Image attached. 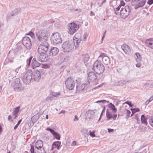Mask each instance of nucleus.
Returning a JSON list of instances; mask_svg holds the SVG:
<instances>
[{"mask_svg":"<svg viewBox=\"0 0 153 153\" xmlns=\"http://www.w3.org/2000/svg\"><path fill=\"white\" fill-rule=\"evenodd\" d=\"M65 84L68 89L72 90L75 86V82L71 78L68 77L65 81Z\"/></svg>","mask_w":153,"mask_h":153,"instance_id":"12","label":"nucleus"},{"mask_svg":"<svg viewBox=\"0 0 153 153\" xmlns=\"http://www.w3.org/2000/svg\"><path fill=\"white\" fill-rule=\"evenodd\" d=\"M127 115L128 116H129L130 115L131 113V111L129 110H127Z\"/></svg>","mask_w":153,"mask_h":153,"instance_id":"55","label":"nucleus"},{"mask_svg":"<svg viewBox=\"0 0 153 153\" xmlns=\"http://www.w3.org/2000/svg\"><path fill=\"white\" fill-rule=\"evenodd\" d=\"M46 130L47 131H50L51 133V134H53V136L56 139L58 140H60V135L57 132H56L53 130L49 128H47Z\"/></svg>","mask_w":153,"mask_h":153,"instance_id":"24","label":"nucleus"},{"mask_svg":"<svg viewBox=\"0 0 153 153\" xmlns=\"http://www.w3.org/2000/svg\"><path fill=\"white\" fill-rule=\"evenodd\" d=\"M104 108H103V110H102V113H101V115H100V118H99V119L98 120V121H99L100 120V118L101 117L102 115V113H103V111L105 110V106H104Z\"/></svg>","mask_w":153,"mask_h":153,"instance_id":"49","label":"nucleus"},{"mask_svg":"<svg viewBox=\"0 0 153 153\" xmlns=\"http://www.w3.org/2000/svg\"><path fill=\"white\" fill-rule=\"evenodd\" d=\"M133 109V108H131V110L132 111V113H135V112H137V111H136V110L132 109Z\"/></svg>","mask_w":153,"mask_h":153,"instance_id":"56","label":"nucleus"},{"mask_svg":"<svg viewBox=\"0 0 153 153\" xmlns=\"http://www.w3.org/2000/svg\"><path fill=\"white\" fill-rule=\"evenodd\" d=\"M21 11V9L20 8H18L14 9L11 13L8 14L7 17L8 19L13 18V16H15Z\"/></svg>","mask_w":153,"mask_h":153,"instance_id":"19","label":"nucleus"},{"mask_svg":"<svg viewBox=\"0 0 153 153\" xmlns=\"http://www.w3.org/2000/svg\"><path fill=\"white\" fill-rule=\"evenodd\" d=\"M22 119H20L19 121L18 122V123H17V124H18V125H19V124L20 123H21V121H22Z\"/></svg>","mask_w":153,"mask_h":153,"instance_id":"62","label":"nucleus"},{"mask_svg":"<svg viewBox=\"0 0 153 153\" xmlns=\"http://www.w3.org/2000/svg\"><path fill=\"white\" fill-rule=\"evenodd\" d=\"M61 46L62 50L64 52H70L74 48V46L72 42L69 41L64 42L62 45Z\"/></svg>","mask_w":153,"mask_h":153,"instance_id":"4","label":"nucleus"},{"mask_svg":"<svg viewBox=\"0 0 153 153\" xmlns=\"http://www.w3.org/2000/svg\"><path fill=\"white\" fill-rule=\"evenodd\" d=\"M99 58L100 59L101 58L102 59L103 62L106 65H108L110 63V61L109 57L106 56V54L104 53H102L99 56Z\"/></svg>","mask_w":153,"mask_h":153,"instance_id":"17","label":"nucleus"},{"mask_svg":"<svg viewBox=\"0 0 153 153\" xmlns=\"http://www.w3.org/2000/svg\"><path fill=\"white\" fill-rule=\"evenodd\" d=\"M133 110H136V111H140V109L139 108H133Z\"/></svg>","mask_w":153,"mask_h":153,"instance_id":"60","label":"nucleus"},{"mask_svg":"<svg viewBox=\"0 0 153 153\" xmlns=\"http://www.w3.org/2000/svg\"><path fill=\"white\" fill-rule=\"evenodd\" d=\"M135 55L137 57V58L136 59V61L137 62H140L142 60L141 55L139 53H136Z\"/></svg>","mask_w":153,"mask_h":153,"instance_id":"30","label":"nucleus"},{"mask_svg":"<svg viewBox=\"0 0 153 153\" xmlns=\"http://www.w3.org/2000/svg\"><path fill=\"white\" fill-rule=\"evenodd\" d=\"M147 3L149 5H151L153 3V0H148Z\"/></svg>","mask_w":153,"mask_h":153,"instance_id":"45","label":"nucleus"},{"mask_svg":"<svg viewBox=\"0 0 153 153\" xmlns=\"http://www.w3.org/2000/svg\"><path fill=\"white\" fill-rule=\"evenodd\" d=\"M139 128L140 130H141V131H143V127L142 126H140V127H139Z\"/></svg>","mask_w":153,"mask_h":153,"instance_id":"61","label":"nucleus"},{"mask_svg":"<svg viewBox=\"0 0 153 153\" xmlns=\"http://www.w3.org/2000/svg\"><path fill=\"white\" fill-rule=\"evenodd\" d=\"M53 97L52 96H50V97H47L46 99L45 100L46 101H51L53 100Z\"/></svg>","mask_w":153,"mask_h":153,"instance_id":"37","label":"nucleus"},{"mask_svg":"<svg viewBox=\"0 0 153 153\" xmlns=\"http://www.w3.org/2000/svg\"><path fill=\"white\" fill-rule=\"evenodd\" d=\"M65 111L62 110L61 112H60V113H59V114H61L62 113H65Z\"/></svg>","mask_w":153,"mask_h":153,"instance_id":"63","label":"nucleus"},{"mask_svg":"<svg viewBox=\"0 0 153 153\" xmlns=\"http://www.w3.org/2000/svg\"><path fill=\"white\" fill-rule=\"evenodd\" d=\"M129 80H127V81H122V83L123 84H125L127 82H129Z\"/></svg>","mask_w":153,"mask_h":153,"instance_id":"51","label":"nucleus"},{"mask_svg":"<svg viewBox=\"0 0 153 153\" xmlns=\"http://www.w3.org/2000/svg\"><path fill=\"white\" fill-rule=\"evenodd\" d=\"M32 57H30L27 60V63L28 65H30L31 64V67L33 69H34L36 68L41 67L42 68H44L43 67L44 66L40 64L39 62H38L36 59L35 58H34L33 59L32 61H31Z\"/></svg>","mask_w":153,"mask_h":153,"instance_id":"6","label":"nucleus"},{"mask_svg":"<svg viewBox=\"0 0 153 153\" xmlns=\"http://www.w3.org/2000/svg\"><path fill=\"white\" fill-rule=\"evenodd\" d=\"M68 32L71 35H73L79 28V26L75 23H69L68 26Z\"/></svg>","mask_w":153,"mask_h":153,"instance_id":"10","label":"nucleus"},{"mask_svg":"<svg viewBox=\"0 0 153 153\" xmlns=\"http://www.w3.org/2000/svg\"><path fill=\"white\" fill-rule=\"evenodd\" d=\"M133 109V108H131V110L132 111V113H135V112H137V111H136V110L132 109Z\"/></svg>","mask_w":153,"mask_h":153,"instance_id":"57","label":"nucleus"},{"mask_svg":"<svg viewBox=\"0 0 153 153\" xmlns=\"http://www.w3.org/2000/svg\"><path fill=\"white\" fill-rule=\"evenodd\" d=\"M76 141H74L71 144V146H73L76 145Z\"/></svg>","mask_w":153,"mask_h":153,"instance_id":"48","label":"nucleus"},{"mask_svg":"<svg viewBox=\"0 0 153 153\" xmlns=\"http://www.w3.org/2000/svg\"><path fill=\"white\" fill-rule=\"evenodd\" d=\"M88 82H93L95 81L97 79V76L93 72H89L88 74Z\"/></svg>","mask_w":153,"mask_h":153,"instance_id":"18","label":"nucleus"},{"mask_svg":"<svg viewBox=\"0 0 153 153\" xmlns=\"http://www.w3.org/2000/svg\"><path fill=\"white\" fill-rule=\"evenodd\" d=\"M78 120V118L77 117L76 115L75 116V117L74 119V121H76Z\"/></svg>","mask_w":153,"mask_h":153,"instance_id":"47","label":"nucleus"},{"mask_svg":"<svg viewBox=\"0 0 153 153\" xmlns=\"http://www.w3.org/2000/svg\"><path fill=\"white\" fill-rule=\"evenodd\" d=\"M83 132L85 134H86L87 135L88 134V131L87 129H85L83 130Z\"/></svg>","mask_w":153,"mask_h":153,"instance_id":"43","label":"nucleus"},{"mask_svg":"<svg viewBox=\"0 0 153 153\" xmlns=\"http://www.w3.org/2000/svg\"><path fill=\"white\" fill-rule=\"evenodd\" d=\"M69 58L68 57L66 56L64 58H62L61 60L62 62L64 63H67L68 60Z\"/></svg>","mask_w":153,"mask_h":153,"instance_id":"33","label":"nucleus"},{"mask_svg":"<svg viewBox=\"0 0 153 153\" xmlns=\"http://www.w3.org/2000/svg\"><path fill=\"white\" fill-rule=\"evenodd\" d=\"M37 39L41 43H43L48 41V36L45 30L38 31L36 33Z\"/></svg>","mask_w":153,"mask_h":153,"instance_id":"3","label":"nucleus"},{"mask_svg":"<svg viewBox=\"0 0 153 153\" xmlns=\"http://www.w3.org/2000/svg\"><path fill=\"white\" fill-rule=\"evenodd\" d=\"M141 64H140V63H137L136 65V66L138 68L140 67L141 66Z\"/></svg>","mask_w":153,"mask_h":153,"instance_id":"54","label":"nucleus"},{"mask_svg":"<svg viewBox=\"0 0 153 153\" xmlns=\"http://www.w3.org/2000/svg\"><path fill=\"white\" fill-rule=\"evenodd\" d=\"M59 52V49L56 47H51V50L49 51L50 55L55 56Z\"/></svg>","mask_w":153,"mask_h":153,"instance_id":"23","label":"nucleus"},{"mask_svg":"<svg viewBox=\"0 0 153 153\" xmlns=\"http://www.w3.org/2000/svg\"><path fill=\"white\" fill-rule=\"evenodd\" d=\"M125 103L128 105L130 107H131L133 106V105L132 104H131V102H130L128 101H127Z\"/></svg>","mask_w":153,"mask_h":153,"instance_id":"42","label":"nucleus"},{"mask_svg":"<svg viewBox=\"0 0 153 153\" xmlns=\"http://www.w3.org/2000/svg\"><path fill=\"white\" fill-rule=\"evenodd\" d=\"M90 134V136L92 137H95V134H94L95 131H93L91 132V131H89Z\"/></svg>","mask_w":153,"mask_h":153,"instance_id":"38","label":"nucleus"},{"mask_svg":"<svg viewBox=\"0 0 153 153\" xmlns=\"http://www.w3.org/2000/svg\"><path fill=\"white\" fill-rule=\"evenodd\" d=\"M51 42L54 45L61 43L62 41L61 36L58 32L52 34L51 36Z\"/></svg>","mask_w":153,"mask_h":153,"instance_id":"5","label":"nucleus"},{"mask_svg":"<svg viewBox=\"0 0 153 153\" xmlns=\"http://www.w3.org/2000/svg\"><path fill=\"white\" fill-rule=\"evenodd\" d=\"M112 111H111L109 109H107L106 110V117L107 120H109L110 119L112 118L114 120H116L117 116V114H114Z\"/></svg>","mask_w":153,"mask_h":153,"instance_id":"16","label":"nucleus"},{"mask_svg":"<svg viewBox=\"0 0 153 153\" xmlns=\"http://www.w3.org/2000/svg\"><path fill=\"white\" fill-rule=\"evenodd\" d=\"M61 142L59 141H56L54 142L52 144L51 150H52L54 148H56L57 149L59 150L60 149V146L61 145Z\"/></svg>","mask_w":153,"mask_h":153,"instance_id":"26","label":"nucleus"},{"mask_svg":"<svg viewBox=\"0 0 153 153\" xmlns=\"http://www.w3.org/2000/svg\"><path fill=\"white\" fill-rule=\"evenodd\" d=\"M29 34L32 38H33L34 37V33L32 32H30Z\"/></svg>","mask_w":153,"mask_h":153,"instance_id":"44","label":"nucleus"},{"mask_svg":"<svg viewBox=\"0 0 153 153\" xmlns=\"http://www.w3.org/2000/svg\"><path fill=\"white\" fill-rule=\"evenodd\" d=\"M32 74L31 70H28L27 71L22 77V80L24 83L27 84L30 82L32 78Z\"/></svg>","mask_w":153,"mask_h":153,"instance_id":"7","label":"nucleus"},{"mask_svg":"<svg viewBox=\"0 0 153 153\" xmlns=\"http://www.w3.org/2000/svg\"><path fill=\"white\" fill-rule=\"evenodd\" d=\"M20 107L19 106L13 109V116L14 119H16L18 117V113L20 109Z\"/></svg>","mask_w":153,"mask_h":153,"instance_id":"25","label":"nucleus"},{"mask_svg":"<svg viewBox=\"0 0 153 153\" xmlns=\"http://www.w3.org/2000/svg\"><path fill=\"white\" fill-rule=\"evenodd\" d=\"M4 25V24L3 23L0 22V27H2Z\"/></svg>","mask_w":153,"mask_h":153,"instance_id":"64","label":"nucleus"},{"mask_svg":"<svg viewBox=\"0 0 153 153\" xmlns=\"http://www.w3.org/2000/svg\"><path fill=\"white\" fill-rule=\"evenodd\" d=\"M60 95V93L59 92L58 93H55V92H53L52 93V95L55 97H59Z\"/></svg>","mask_w":153,"mask_h":153,"instance_id":"36","label":"nucleus"},{"mask_svg":"<svg viewBox=\"0 0 153 153\" xmlns=\"http://www.w3.org/2000/svg\"><path fill=\"white\" fill-rule=\"evenodd\" d=\"M45 70V68H42L39 70L37 69L32 74L34 80L38 82L41 78V74L44 73Z\"/></svg>","mask_w":153,"mask_h":153,"instance_id":"9","label":"nucleus"},{"mask_svg":"<svg viewBox=\"0 0 153 153\" xmlns=\"http://www.w3.org/2000/svg\"><path fill=\"white\" fill-rule=\"evenodd\" d=\"M21 68V66L19 68H17L15 70V72H16L17 73H18L20 68Z\"/></svg>","mask_w":153,"mask_h":153,"instance_id":"53","label":"nucleus"},{"mask_svg":"<svg viewBox=\"0 0 153 153\" xmlns=\"http://www.w3.org/2000/svg\"><path fill=\"white\" fill-rule=\"evenodd\" d=\"M37 55V59L41 62H44L46 61L47 59L46 58V53H39L38 52Z\"/></svg>","mask_w":153,"mask_h":153,"instance_id":"20","label":"nucleus"},{"mask_svg":"<svg viewBox=\"0 0 153 153\" xmlns=\"http://www.w3.org/2000/svg\"><path fill=\"white\" fill-rule=\"evenodd\" d=\"M89 59L90 56L88 54L84 55L83 58V59L85 63L87 62L89 60Z\"/></svg>","mask_w":153,"mask_h":153,"instance_id":"31","label":"nucleus"},{"mask_svg":"<svg viewBox=\"0 0 153 153\" xmlns=\"http://www.w3.org/2000/svg\"><path fill=\"white\" fill-rule=\"evenodd\" d=\"M12 116H11V115H9L8 116V120H10L12 122L13 121V120H12Z\"/></svg>","mask_w":153,"mask_h":153,"instance_id":"46","label":"nucleus"},{"mask_svg":"<svg viewBox=\"0 0 153 153\" xmlns=\"http://www.w3.org/2000/svg\"><path fill=\"white\" fill-rule=\"evenodd\" d=\"M146 0H133L132 4L135 6L134 8L136 9L143 7L146 3Z\"/></svg>","mask_w":153,"mask_h":153,"instance_id":"14","label":"nucleus"},{"mask_svg":"<svg viewBox=\"0 0 153 153\" xmlns=\"http://www.w3.org/2000/svg\"><path fill=\"white\" fill-rule=\"evenodd\" d=\"M13 88L14 90L16 91H20L23 90L24 88L20 83V79L19 78H16L14 80Z\"/></svg>","mask_w":153,"mask_h":153,"instance_id":"13","label":"nucleus"},{"mask_svg":"<svg viewBox=\"0 0 153 153\" xmlns=\"http://www.w3.org/2000/svg\"><path fill=\"white\" fill-rule=\"evenodd\" d=\"M22 43L29 50L31 46V42L29 37L27 36L23 37Z\"/></svg>","mask_w":153,"mask_h":153,"instance_id":"15","label":"nucleus"},{"mask_svg":"<svg viewBox=\"0 0 153 153\" xmlns=\"http://www.w3.org/2000/svg\"><path fill=\"white\" fill-rule=\"evenodd\" d=\"M131 10V8L128 5H126L124 8H122L120 11V15L123 19L126 18L129 15Z\"/></svg>","mask_w":153,"mask_h":153,"instance_id":"8","label":"nucleus"},{"mask_svg":"<svg viewBox=\"0 0 153 153\" xmlns=\"http://www.w3.org/2000/svg\"><path fill=\"white\" fill-rule=\"evenodd\" d=\"M43 143L42 140H38L34 146L31 145L30 149L31 153H46L43 147Z\"/></svg>","mask_w":153,"mask_h":153,"instance_id":"1","label":"nucleus"},{"mask_svg":"<svg viewBox=\"0 0 153 153\" xmlns=\"http://www.w3.org/2000/svg\"><path fill=\"white\" fill-rule=\"evenodd\" d=\"M6 62L7 63H12L13 62V59H10L9 58H7L5 60Z\"/></svg>","mask_w":153,"mask_h":153,"instance_id":"35","label":"nucleus"},{"mask_svg":"<svg viewBox=\"0 0 153 153\" xmlns=\"http://www.w3.org/2000/svg\"><path fill=\"white\" fill-rule=\"evenodd\" d=\"M81 41L82 39L79 40L77 38H76L75 39H73V42H72V43L74 44L75 49L78 47V45Z\"/></svg>","mask_w":153,"mask_h":153,"instance_id":"28","label":"nucleus"},{"mask_svg":"<svg viewBox=\"0 0 153 153\" xmlns=\"http://www.w3.org/2000/svg\"><path fill=\"white\" fill-rule=\"evenodd\" d=\"M108 132H112L114 131V129H113L108 128Z\"/></svg>","mask_w":153,"mask_h":153,"instance_id":"52","label":"nucleus"},{"mask_svg":"<svg viewBox=\"0 0 153 153\" xmlns=\"http://www.w3.org/2000/svg\"><path fill=\"white\" fill-rule=\"evenodd\" d=\"M109 106L110 109L109 110H111L114 113H116L117 111V108L115 107V105L112 104V103H110L109 105Z\"/></svg>","mask_w":153,"mask_h":153,"instance_id":"29","label":"nucleus"},{"mask_svg":"<svg viewBox=\"0 0 153 153\" xmlns=\"http://www.w3.org/2000/svg\"><path fill=\"white\" fill-rule=\"evenodd\" d=\"M121 7L119 5L116 8V9L117 11H118L120 10V9L121 8Z\"/></svg>","mask_w":153,"mask_h":153,"instance_id":"58","label":"nucleus"},{"mask_svg":"<svg viewBox=\"0 0 153 153\" xmlns=\"http://www.w3.org/2000/svg\"><path fill=\"white\" fill-rule=\"evenodd\" d=\"M88 34L87 33H85L83 36L82 38V41H85L88 37Z\"/></svg>","mask_w":153,"mask_h":153,"instance_id":"34","label":"nucleus"},{"mask_svg":"<svg viewBox=\"0 0 153 153\" xmlns=\"http://www.w3.org/2000/svg\"><path fill=\"white\" fill-rule=\"evenodd\" d=\"M141 120L142 123L146 125L147 124L146 119L145 118V116L143 115H142L141 116Z\"/></svg>","mask_w":153,"mask_h":153,"instance_id":"32","label":"nucleus"},{"mask_svg":"<svg viewBox=\"0 0 153 153\" xmlns=\"http://www.w3.org/2000/svg\"><path fill=\"white\" fill-rule=\"evenodd\" d=\"M121 48L126 54L129 55L131 53V50L129 46L126 44L123 45Z\"/></svg>","mask_w":153,"mask_h":153,"instance_id":"21","label":"nucleus"},{"mask_svg":"<svg viewBox=\"0 0 153 153\" xmlns=\"http://www.w3.org/2000/svg\"><path fill=\"white\" fill-rule=\"evenodd\" d=\"M19 125H18V124H16L15 126H14V129H16L17 128V127H18V126H19Z\"/></svg>","mask_w":153,"mask_h":153,"instance_id":"59","label":"nucleus"},{"mask_svg":"<svg viewBox=\"0 0 153 153\" xmlns=\"http://www.w3.org/2000/svg\"><path fill=\"white\" fill-rule=\"evenodd\" d=\"M48 44L47 42L41 43L39 46L38 51V52L46 53L48 49Z\"/></svg>","mask_w":153,"mask_h":153,"instance_id":"11","label":"nucleus"},{"mask_svg":"<svg viewBox=\"0 0 153 153\" xmlns=\"http://www.w3.org/2000/svg\"><path fill=\"white\" fill-rule=\"evenodd\" d=\"M149 122L150 125L153 127V118L152 117L149 119Z\"/></svg>","mask_w":153,"mask_h":153,"instance_id":"39","label":"nucleus"},{"mask_svg":"<svg viewBox=\"0 0 153 153\" xmlns=\"http://www.w3.org/2000/svg\"><path fill=\"white\" fill-rule=\"evenodd\" d=\"M89 82L85 83L80 84L76 86V89L78 91H81L87 88L89 85Z\"/></svg>","mask_w":153,"mask_h":153,"instance_id":"22","label":"nucleus"},{"mask_svg":"<svg viewBox=\"0 0 153 153\" xmlns=\"http://www.w3.org/2000/svg\"><path fill=\"white\" fill-rule=\"evenodd\" d=\"M106 102H108L107 101L105 100H98L96 102L97 103L102 102L103 103H105Z\"/></svg>","mask_w":153,"mask_h":153,"instance_id":"40","label":"nucleus"},{"mask_svg":"<svg viewBox=\"0 0 153 153\" xmlns=\"http://www.w3.org/2000/svg\"><path fill=\"white\" fill-rule=\"evenodd\" d=\"M146 43L147 44V46L153 49V39H147L146 41Z\"/></svg>","mask_w":153,"mask_h":153,"instance_id":"27","label":"nucleus"},{"mask_svg":"<svg viewBox=\"0 0 153 153\" xmlns=\"http://www.w3.org/2000/svg\"><path fill=\"white\" fill-rule=\"evenodd\" d=\"M125 4V2L123 0H121L120 1V4L119 5L121 7L122 6H124Z\"/></svg>","mask_w":153,"mask_h":153,"instance_id":"41","label":"nucleus"},{"mask_svg":"<svg viewBox=\"0 0 153 153\" xmlns=\"http://www.w3.org/2000/svg\"><path fill=\"white\" fill-rule=\"evenodd\" d=\"M153 100V95L149 98V102L148 103L150 102Z\"/></svg>","mask_w":153,"mask_h":153,"instance_id":"50","label":"nucleus"},{"mask_svg":"<svg viewBox=\"0 0 153 153\" xmlns=\"http://www.w3.org/2000/svg\"><path fill=\"white\" fill-rule=\"evenodd\" d=\"M93 69L96 73L100 74L104 72L105 67L101 61L97 60L93 64Z\"/></svg>","mask_w":153,"mask_h":153,"instance_id":"2","label":"nucleus"}]
</instances>
